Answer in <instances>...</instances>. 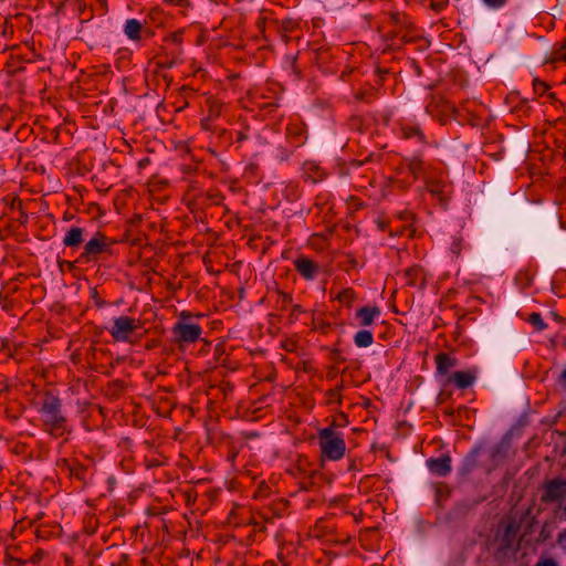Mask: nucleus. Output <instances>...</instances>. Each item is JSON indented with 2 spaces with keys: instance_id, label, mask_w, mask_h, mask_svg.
<instances>
[{
  "instance_id": "26",
  "label": "nucleus",
  "mask_w": 566,
  "mask_h": 566,
  "mask_svg": "<svg viewBox=\"0 0 566 566\" xmlns=\"http://www.w3.org/2000/svg\"><path fill=\"white\" fill-rule=\"evenodd\" d=\"M268 507L271 511L272 516H275L276 518H282L289 512L290 501L283 497H279L273 500L268 505Z\"/></svg>"
},
{
  "instance_id": "32",
  "label": "nucleus",
  "mask_w": 566,
  "mask_h": 566,
  "mask_svg": "<svg viewBox=\"0 0 566 566\" xmlns=\"http://www.w3.org/2000/svg\"><path fill=\"white\" fill-rule=\"evenodd\" d=\"M208 107V117L216 119L222 113L223 103L220 99L209 97L206 101Z\"/></svg>"
},
{
  "instance_id": "52",
  "label": "nucleus",
  "mask_w": 566,
  "mask_h": 566,
  "mask_svg": "<svg viewBox=\"0 0 566 566\" xmlns=\"http://www.w3.org/2000/svg\"><path fill=\"white\" fill-rule=\"evenodd\" d=\"M290 65H291L292 72L296 75V77H300L301 76V70L297 66L296 56H291L290 57Z\"/></svg>"
},
{
  "instance_id": "36",
  "label": "nucleus",
  "mask_w": 566,
  "mask_h": 566,
  "mask_svg": "<svg viewBox=\"0 0 566 566\" xmlns=\"http://www.w3.org/2000/svg\"><path fill=\"white\" fill-rule=\"evenodd\" d=\"M533 90L535 94L542 96L549 90V85L546 82H543L538 78H534Z\"/></svg>"
},
{
  "instance_id": "39",
  "label": "nucleus",
  "mask_w": 566,
  "mask_h": 566,
  "mask_svg": "<svg viewBox=\"0 0 566 566\" xmlns=\"http://www.w3.org/2000/svg\"><path fill=\"white\" fill-rule=\"evenodd\" d=\"M326 396L328 397V403H342V395L339 392V388H332L327 390Z\"/></svg>"
},
{
  "instance_id": "64",
  "label": "nucleus",
  "mask_w": 566,
  "mask_h": 566,
  "mask_svg": "<svg viewBox=\"0 0 566 566\" xmlns=\"http://www.w3.org/2000/svg\"><path fill=\"white\" fill-rule=\"evenodd\" d=\"M358 265L357 260L354 256L348 258V268L354 269Z\"/></svg>"
},
{
  "instance_id": "21",
  "label": "nucleus",
  "mask_w": 566,
  "mask_h": 566,
  "mask_svg": "<svg viewBox=\"0 0 566 566\" xmlns=\"http://www.w3.org/2000/svg\"><path fill=\"white\" fill-rule=\"evenodd\" d=\"M397 219L402 221L406 224V229L409 230L408 238L412 239L417 237V229L415 227V222L417 219V216L413 211L405 209L402 211H399L396 214Z\"/></svg>"
},
{
  "instance_id": "29",
  "label": "nucleus",
  "mask_w": 566,
  "mask_h": 566,
  "mask_svg": "<svg viewBox=\"0 0 566 566\" xmlns=\"http://www.w3.org/2000/svg\"><path fill=\"white\" fill-rule=\"evenodd\" d=\"M354 343L359 348H366L373 345L374 343V335L368 329H359L354 335Z\"/></svg>"
},
{
  "instance_id": "63",
  "label": "nucleus",
  "mask_w": 566,
  "mask_h": 566,
  "mask_svg": "<svg viewBox=\"0 0 566 566\" xmlns=\"http://www.w3.org/2000/svg\"><path fill=\"white\" fill-rule=\"evenodd\" d=\"M265 23H266L265 18H259L256 20V25H258L259 30H261V31H264Z\"/></svg>"
},
{
  "instance_id": "24",
  "label": "nucleus",
  "mask_w": 566,
  "mask_h": 566,
  "mask_svg": "<svg viewBox=\"0 0 566 566\" xmlns=\"http://www.w3.org/2000/svg\"><path fill=\"white\" fill-rule=\"evenodd\" d=\"M303 172L306 179L317 182L325 177L324 171L315 161H306L303 165Z\"/></svg>"
},
{
  "instance_id": "56",
  "label": "nucleus",
  "mask_w": 566,
  "mask_h": 566,
  "mask_svg": "<svg viewBox=\"0 0 566 566\" xmlns=\"http://www.w3.org/2000/svg\"><path fill=\"white\" fill-rule=\"evenodd\" d=\"M198 190V187H197V184L196 182H191L188 187V190L186 192V196L189 197L191 195H193V199L198 197V193H195L196 191Z\"/></svg>"
},
{
  "instance_id": "40",
  "label": "nucleus",
  "mask_w": 566,
  "mask_h": 566,
  "mask_svg": "<svg viewBox=\"0 0 566 566\" xmlns=\"http://www.w3.org/2000/svg\"><path fill=\"white\" fill-rule=\"evenodd\" d=\"M510 0H482L484 6L491 10H499L504 8Z\"/></svg>"
},
{
  "instance_id": "57",
  "label": "nucleus",
  "mask_w": 566,
  "mask_h": 566,
  "mask_svg": "<svg viewBox=\"0 0 566 566\" xmlns=\"http://www.w3.org/2000/svg\"><path fill=\"white\" fill-rule=\"evenodd\" d=\"M555 145L557 148L566 151V134L563 138H555Z\"/></svg>"
},
{
  "instance_id": "2",
  "label": "nucleus",
  "mask_w": 566,
  "mask_h": 566,
  "mask_svg": "<svg viewBox=\"0 0 566 566\" xmlns=\"http://www.w3.org/2000/svg\"><path fill=\"white\" fill-rule=\"evenodd\" d=\"M424 189L446 207L451 198L452 184L447 171L440 168L428 169L424 174Z\"/></svg>"
},
{
  "instance_id": "10",
  "label": "nucleus",
  "mask_w": 566,
  "mask_h": 566,
  "mask_svg": "<svg viewBox=\"0 0 566 566\" xmlns=\"http://www.w3.org/2000/svg\"><path fill=\"white\" fill-rule=\"evenodd\" d=\"M426 464L432 474L441 478L449 475L452 470L451 457L449 454H442L439 458H430L426 461Z\"/></svg>"
},
{
  "instance_id": "50",
  "label": "nucleus",
  "mask_w": 566,
  "mask_h": 566,
  "mask_svg": "<svg viewBox=\"0 0 566 566\" xmlns=\"http://www.w3.org/2000/svg\"><path fill=\"white\" fill-rule=\"evenodd\" d=\"M556 542L563 551H566V527L557 535Z\"/></svg>"
},
{
  "instance_id": "7",
  "label": "nucleus",
  "mask_w": 566,
  "mask_h": 566,
  "mask_svg": "<svg viewBox=\"0 0 566 566\" xmlns=\"http://www.w3.org/2000/svg\"><path fill=\"white\" fill-rule=\"evenodd\" d=\"M566 497V479L554 478L547 480L542 485L541 501L544 504L556 503L559 506Z\"/></svg>"
},
{
  "instance_id": "60",
  "label": "nucleus",
  "mask_w": 566,
  "mask_h": 566,
  "mask_svg": "<svg viewBox=\"0 0 566 566\" xmlns=\"http://www.w3.org/2000/svg\"><path fill=\"white\" fill-rule=\"evenodd\" d=\"M353 71H354V69L346 67L345 70L342 71L339 78L342 81H346L347 76H349L353 73Z\"/></svg>"
},
{
  "instance_id": "47",
  "label": "nucleus",
  "mask_w": 566,
  "mask_h": 566,
  "mask_svg": "<svg viewBox=\"0 0 566 566\" xmlns=\"http://www.w3.org/2000/svg\"><path fill=\"white\" fill-rule=\"evenodd\" d=\"M390 73V69L389 67H386V66H381L380 64H378L375 69V74L377 76H379V82L380 83L386 75H388Z\"/></svg>"
},
{
  "instance_id": "19",
  "label": "nucleus",
  "mask_w": 566,
  "mask_h": 566,
  "mask_svg": "<svg viewBox=\"0 0 566 566\" xmlns=\"http://www.w3.org/2000/svg\"><path fill=\"white\" fill-rule=\"evenodd\" d=\"M506 103L513 105L511 109L518 116L530 115L531 105L528 101L521 98L518 94H511L510 96H507Z\"/></svg>"
},
{
  "instance_id": "1",
  "label": "nucleus",
  "mask_w": 566,
  "mask_h": 566,
  "mask_svg": "<svg viewBox=\"0 0 566 566\" xmlns=\"http://www.w3.org/2000/svg\"><path fill=\"white\" fill-rule=\"evenodd\" d=\"M42 429L54 439L63 438L72 433V427L63 411V403L57 394L44 390L41 395L39 408Z\"/></svg>"
},
{
  "instance_id": "25",
  "label": "nucleus",
  "mask_w": 566,
  "mask_h": 566,
  "mask_svg": "<svg viewBox=\"0 0 566 566\" xmlns=\"http://www.w3.org/2000/svg\"><path fill=\"white\" fill-rule=\"evenodd\" d=\"M480 449L475 448L472 449L463 459L460 473L462 475H467L471 473L478 465V458H479Z\"/></svg>"
},
{
  "instance_id": "4",
  "label": "nucleus",
  "mask_w": 566,
  "mask_h": 566,
  "mask_svg": "<svg viewBox=\"0 0 566 566\" xmlns=\"http://www.w3.org/2000/svg\"><path fill=\"white\" fill-rule=\"evenodd\" d=\"M318 444L322 455L331 461H338L345 455V440L333 430V427H326L318 431Z\"/></svg>"
},
{
  "instance_id": "15",
  "label": "nucleus",
  "mask_w": 566,
  "mask_h": 566,
  "mask_svg": "<svg viewBox=\"0 0 566 566\" xmlns=\"http://www.w3.org/2000/svg\"><path fill=\"white\" fill-rule=\"evenodd\" d=\"M437 374L444 376L458 365V359L447 353H439L434 357Z\"/></svg>"
},
{
  "instance_id": "20",
  "label": "nucleus",
  "mask_w": 566,
  "mask_h": 566,
  "mask_svg": "<svg viewBox=\"0 0 566 566\" xmlns=\"http://www.w3.org/2000/svg\"><path fill=\"white\" fill-rule=\"evenodd\" d=\"M405 277L407 279V285L409 286H424L423 270L421 266H411L405 271Z\"/></svg>"
},
{
  "instance_id": "23",
  "label": "nucleus",
  "mask_w": 566,
  "mask_h": 566,
  "mask_svg": "<svg viewBox=\"0 0 566 566\" xmlns=\"http://www.w3.org/2000/svg\"><path fill=\"white\" fill-rule=\"evenodd\" d=\"M143 25L137 19H128L124 25L125 35L132 41L142 39Z\"/></svg>"
},
{
  "instance_id": "35",
  "label": "nucleus",
  "mask_w": 566,
  "mask_h": 566,
  "mask_svg": "<svg viewBox=\"0 0 566 566\" xmlns=\"http://www.w3.org/2000/svg\"><path fill=\"white\" fill-rule=\"evenodd\" d=\"M528 322L538 332H543L547 328V324L544 322L542 315L537 312H533L530 314Z\"/></svg>"
},
{
  "instance_id": "38",
  "label": "nucleus",
  "mask_w": 566,
  "mask_h": 566,
  "mask_svg": "<svg viewBox=\"0 0 566 566\" xmlns=\"http://www.w3.org/2000/svg\"><path fill=\"white\" fill-rule=\"evenodd\" d=\"M249 524L253 526L255 532L264 533L268 530V525L265 523H263L262 520H260L258 517L256 513L251 517V520L249 521Z\"/></svg>"
},
{
  "instance_id": "14",
  "label": "nucleus",
  "mask_w": 566,
  "mask_h": 566,
  "mask_svg": "<svg viewBox=\"0 0 566 566\" xmlns=\"http://www.w3.org/2000/svg\"><path fill=\"white\" fill-rule=\"evenodd\" d=\"M476 374L474 371H455L449 377L448 381H453L459 389H467L474 385Z\"/></svg>"
},
{
  "instance_id": "9",
  "label": "nucleus",
  "mask_w": 566,
  "mask_h": 566,
  "mask_svg": "<svg viewBox=\"0 0 566 566\" xmlns=\"http://www.w3.org/2000/svg\"><path fill=\"white\" fill-rule=\"evenodd\" d=\"M293 265L295 271L306 281H313L319 273V265L304 255L296 258Z\"/></svg>"
},
{
  "instance_id": "17",
  "label": "nucleus",
  "mask_w": 566,
  "mask_h": 566,
  "mask_svg": "<svg viewBox=\"0 0 566 566\" xmlns=\"http://www.w3.org/2000/svg\"><path fill=\"white\" fill-rule=\"evenodd\" d=\"M379 315L380 310L378 306H363L356 311L359 325L364 327L371 325Z\"/></svg>"
},
{
  "instance_id": "6",
  "label": "nucleus",
  "mask_w": 566,
  "mask_h": 566,
  "mask_svg": "<svg viewBox=\"0 0 566 566\" xmlns=\"http://www.w3.org/2000/svg\"><path fill=\"white\" fill-rule=\"evenodd\" d=\"M140 328L139 319L132 316L122 315L114 318L109 334L114 342L127 343L132 342L130 336Z\"/></svg>"
},
{
  "instance_id": "42",
  "label": "nucleus",
  "mask_w": 566,
  "mask_h": 566,
  "mask_svg": "<svg viewBox=\"0 0 566 566\" xmlns=\"http://www.w3.org/2000/svg\"><path fill=\"white\" fill-rule=\"evenodd\" d=\"M256 514L258 517L262 520V522L265 523L266 525L272 524L274 518H276L275 516H272L271 511L269 510L268 506L256 512Z\"/></svg>"
},
{
  "instance_id": "5",
  "label": "nucleus",
  "mask_w": 566,
  "mask_h": 566,
  "mask_svg": "<svg viewBox=\"0 0 566 566\" xmlns=\"http://www.w3.org/2000/svg\"><path fill=\"white\" fill-rule=\"evenodd\" d=\"M189 318H191V314L189 312H181L179 321L171 329L175 338L179 343H195L202 334V328L199 324L186 322V319Z\"/></svg>"
},
{
  "instance_id": "46",
  "label": "nucleus",
  "mask_w": 566,
  "mask_h": 566,
  "mask_svg": "<svg viewBox=\"0 0 566 566\" xmlns=\"http://www.w3.org/2000/svg\"><path fill=\"white\" fill-rule=\"evenodd\" d=\"M15 202H17V210L20 213L18 221L20 222V224L25 226L28 222L29 216L23 209V202H22V200H17Z\"/></svg>"
},
{
  "instance_id": "16",
  "label": "nucleus",
  "mask_w": 566,
  "mask_h": 566,
  "mask_svg": "<svg viewBox=\"0 0 566 566\" xmlns=\"http://www.w3.org/2000/svg\"><path fill=\"white\" fill-rule=\"evenodd\" d=\"M401 136L406 139H416L420 144L427 143V137L419 124L405 123L400 127Z\"/></svg>"
},
{
  "instance_id": "31",
  "label": "nucleus",
  "mask_w": 566,
  "mask_h": 566,
  "mask_svg": "<svg viewBox=\"0 0 566 566\" xmlns=\"http://www.w3.org/2000/svg\"><path fill=\"white\" fill-rule=\"evenodd\" d=\"M277 32L292 33L298 28V23L293 19H284L281 22L277 20H271Z\"/></svg>"
},
{
  "instance_id": "27",
  "label": "nucleus",
  "mask_w": 566,
  "mask_h": 566,
  "mask_svg": "<svg viewBox=\"0 0 566 566\" xmlns=\"http://www.w3.org/2000/svg\"><path fill=\"white\" fill-rule=\"evenodd\" d=\"M517 532H518V526L515 524V523H509L502 535H501V542H502V546L503 548H512V546L514 545L515 541H516V536H517Z\"/></svg>"
},
{
  "instance_id": "53",
  "label": "nucleus",
  "mask_w": 566,
  "mask_h": 566,
  "mask_svg": "<svg viewBox=\"0 0 566 566\" xmlns=\"http://www.w3.org/2000/svg\"><path fill=\"white\" fill-rule=\"evenodd\" d=\"M566 61V48L562 46L559 50L555 52V56L553 57V61Z\"/></svg>"
},
{
  "instance_id": "54",
  "label": "nucleus",
  "mask_w": 566,
  "mask_h": 566,
  "mask_svg": "<svg viewBox=\"0 0 566 566\" xmlns=\"http://www.w3.org/2000/svg\"><path fill=\"white\" fill-rule=\"evenodd\" d=\"M403 234H407V235L409 234V230L406 229V224H403L402 227L397 229L395 232L390 231V235H394V237H401Z\"/></svg>"
},
{
  "instance_id": "43",
  "label": "nucleus",
  "mask_w": 566,
  "mask_h": 566,
  "mask_svg": "<svg viewBox=\"0 0 566 566\" xmlns=\"http://www.w3.org/2000/svg\"><path fill=\"white\" fill-rule=\"evenodd\" d=\"M429 2L430 9L437 13L442 12L449 6V0H430Z\"/></svg>"
},
{
  "instance_id": "51",
  "label": "nucleus",
  "mask_w": 566,
  "mask_h": 566,
  "mask_svg": "<svg viewBox=\"0 0 566 566\" xmlns=\"http://www.w3.org/2000/svg\"><path fill=\"white\" fill-rule=\"evenodd\" d=\"M129 557L127 554H120L116 562L112 563V566H128Z\"/></svg>"
},
{
  "instance_id": "12",
  "label": "nucleus",
  "mask_w": 566,
  "mask_h": 566,
  "mask_svg": "<svg viewBox=\"0 0 566 566\" xmlns=\"http://www.w3.org/2000/svg\"><path fill=\"white\" fill-rule=\"evenodd\" d=\"M334 54L329 48L319 46L315 50V62L317 66L325 73H334L335 67L332 65Z\"/></svg>"
},
{
  "instance_id": "59",
  "label": "nucleus",
  "mask_w": 566,
  "mask_h": 566,
  "mask_svg": "<svg viewBox=\"0 0 566 566\" xmlns=\"http://www.w3.org/2000/svg\"><path fill=\"white\" fill-rule=\"evenodd\" d=\"M277 106H279L277 103L272 102V103H265L264 105L261 106V108L268 111L269 113H271V112L275 111V108Z\"/></svg>"
},
{
  "instance_id": "45",
  "label": "nucleus",
  "mask_w": 566,
  "mask_h": 566,
  "mask_svg": "<svg viewBox=\"0 0 566 566\" xmlns=\"http://www.w3.org/2000/svg\"><path fill=\"white\" fill-rule=\"evenodd\" d=\"M304 313V310L301 305L294 304L289 314L290 323H294L298 319L300 314Z\"/></svg>"
},
{
  "instance_id": "8",
  "label": "nucleus",
  "mask_w": 566,
  "mask_h": 566,
  "mask_svg": "<svg viewBox=\"0 0 566 566\" xmlns=\"http://www.w3.org/2000/svg\"><path fill=\"white\" fill-rule=\"evenodd\" d=\"M401 168L410 174L415 180L419 179L420 177H422L424 180V174L428 171V169H433L434 167L427 165L421 158L420 154H415L411 157L402 159Z\"/></svg>"
},
{
  "instance_id": "58",
  "label": "nucleus",
  "mask_w": 566,
  "mask_h": 566,
  "mask_svg": "<svg viewBox=\"0 0 566 566\" xmlns=\"http://www.w3.org/2000/svg\"><path fill=\"white\" fill-rule=\"evenodd\" d=\"M374 159V155H369L368 157H366L365 160H357V159H354L352 161V166L354 167H360L364 163H368V161H373Z\"/></svg>"
},
{
  "instance_id": "41",
  "label": "nucleus",
  "mask_w": 566,
  "mask_h": 566,
  "mask_svg": "<svg viewBox=\"0 0 566 566\" xmlns=\"http://www.w3.org/2000/svg\"><path fill=\"white\" fill-rule=\"evenodd\" d=\"M436 495H437V501L440 502L441 500H446L449 497L450 491L444 483H439L436 486Z\"/></svg>"
},
{
  "instance_id": "33",
  "label": "nucleus",
  "mask_w": 566,
  "mask_h": 566,
  "mask_svg": "<svg viewBox=\"0 0 566 566\" xmlns=\"http://www.w3.org/2000/svg\"><path fill=\"white\" fill-rule=\"evenodd\" d=\"M87 468L82 463L74 461L69 465V474L72 479L84 482L86 476Z\"/></svg>"
},
{
  "instance_id": "11",
  "label": "nucleus",
  "mask_w": 566,
  "mask_h": 566,
  "mask_svg": "<svg viewBox=\"0 0 566 566\" xmlns=\"http://www.w3.org/2000/svg\"><path fill=\"white\" fill-rule=\"evenodd\" d=\"M86 234L87 232L84 228L73 226L65 232L62 243L65 248H70L73 251L77 250L85 244Z\"/></svg>"
},
{
  "instance_id": "48",
  "label": "nucleus",
  "mask_w": 566,
  "mask_h": 566,
  "mask_svg": "<svg viewBox=\"0 0 566 566\" xmlns=\"http://www.w3.org/2000/svg\"><path fill=\"white\" fill-rule=\"evenodd\" d=\"M163 2L180 8H189L191 6L190 0H163Z\"/></svg>"
},
{
  "instance_id": "62",
  "label": "nucleus",
  "mask_w": 566,
  "mask_h": 566,
  "mask_svg": "<svg viewBox=\"0 0 566 566\" xmlns=\"http://www.w3.org/2000/svg\"><path fill=\"white\" fill-rule=\"evenodd\" d=\"M336 375H337V370H336L335 366L329 367L327 370V378L334 379L336 377Z\"/></svg>"
},
{
  "instance_id": "37",
  "label": "nucleus",
  "mask_w": 566,
  "mask_h": 566,
  "mask_svg": "<svg viewBox=\"0 0 566 566\" xmlns=\"http://www.w3.org/2000/svg\"><path fill=\"white\" fill-rule=\"evenodd\" d=\"M328 358L334 364H342V363L346 361V357L343 355V352L338 347H334L331 349Z\"/></svg>"
},
{
  "instance_id": "18",
  "label": "nucleus",
  "mask_w": 566,
  "mask_h": 566,
  "mask_svg": "<svg viewBox=\"0 0 566 566\" xmlns=\"http://www.w3.org/2000/svg\"><path fill=\"white\" fill-rule=\"evenodd\" d=\"M286 137L294 147L304 145L307 139L305 129L297 124H291L287 126Z\"/></svg>"
},
{
  "instance_id": "30",
  "label": "nucleus",
  "mask_w": 566,
  "mask_h": 566,
  "mask_svg": "<svg viewBox=\"0 0 566 566\" xmlns=\"http://www.w3.org/2000/svg\"><path fill=\"white\" fill-rule=\"evenodd\" d=\"M515 284L520 287V290L525 291L532 286L534 276L530 273L528 270H521L515 276Z\"/></svg>"
},
{
  "instance_id": "34",
  "label": "nucleus",
  "mask_w": 566,
  "mask_h": 566,
  "mask_svg": "<svg viewBox=\"0 0 566 566\" xmlns=\"http://www.w3.org/2000/svg\"><path fill=\"white\" fill-rule=\"evenodd\" d=\"M356 298L357 294L350 287L343 289L337 295V300L347 307H350Z\"/></svg>"
},
{
  "instance_id": "44",
  "label": "nucleus",
  "mask_w": 566,
  "mask_h": 566,
  "mask_svg": "<svg viewBox=\"0 0 566 566\" xmlns=\"http://www.w3.org/2000/svg\"><path fill=\"white\" fill-rule=\"evenodd\" d=\"M348 424V418L344 412H339L337 416L334 417L332 420V423L328 427H345Z\"/></svg>"
},
{
  "instance_id": "55",
  "label": "nucleus",
  "mask_w": 566,
  "mask_h": 566,
  "mask_svg": "<svg viewBox=\"0 0 566 566\" xmlns=\"http://www.w3.org/2000/svg\"><path fill=\"white\" fill-rule=\"evenodd\" d=\"M212 122H213V119L207 116L206 118H203L201 120V127L205 130H211L212 129Z\"/></svg>"
},
{
  "instance_id": "49",
  "label": "nucleus",
  "mask_w": 566,
  "mask_h": 566,
  "mask_svg": "<svg viewBox=\"0 0 566 566\" xmlns=\"http://www.w3.org/2000/svg\"><path fill=\"white\" fill-rule=\"evenodd\" d=\"M534 566H558L557 562L552 557L538 559Z\"/></svg>"
},
{
  "instance_id": "61",
  "label": "nucleus",
  "mask_w": 566,
  "mask_h": 566,
  "mask_svg": "<svg viewBox=\"0 0 566 566\" xmlns=\"http://www.w3.org/2000/svg\"><path fill=\"white\" fill-rule=\"evenodd\" d=\"M558 382L562 387L566 389V368L559 375Z\"/></svg>"
},
{
  "instance_id": "22",
  "label": "nucleus",
  "mask_w": 566,
  "mask_h": 566,
  "mask_svg": "<svg viewBox=\"0 0 566 566\" xmlns=\"http://www.w3.org/2000/svg\"><path fill=\"white\" fill-rule=\"evenodd\" d=\"M389 23L396 28L395 30H411L413 28L409 17L398 11L389 13Z\"/></svg>"
},
{
  "instance_id": "3",
  "label": "nucleus",
  "mask_w": 566,
  "mask_h": 566,
  "mask_svg": "<svg viewBox=\"0 0 566 566\" xmlns=\"http://www.w3.org/2000/svg\"><path fill=\"white\" fill-rule=\"evenodd\" d=\"M114 241L103 232L96 231L83 245V251L76 262L82 264L96 263L102 258L111 256Z\"/></svg>"
},
{
  "instance_id": "28",
  "label": "nucleus",
  "mask_w": 566,
  "mask_h": 566,
  "mask_svg": "<svg viewBox=\"0 0 566 566\" xmlns=\"http://www.w3.org/2000/svg\"><path fill=\"white\" fill-rule=\"evenodd\" d=\"M274 294H275L274 308L277 312L286 311L289 305L292 304V301H293L292 294L286 293L280 289H276L274 291Z\"/></svg>"
},
{
  "instance_id": "13",
  "label": "nucleus",
  "mask_w": 566,
  "mask_h": 566,
  "mask_svg": "<svg viewBox=\"0 0 566 566\" xmlns=\"http://www.w3.org/2000/svg\"><path fill=\"white\" fill-rule=\"evenodd\" d=\"M411 30H392L388 33L392 49H401L405 44L415 42L418 36L410 34Z\"/></svg>"
}]
</instances>
